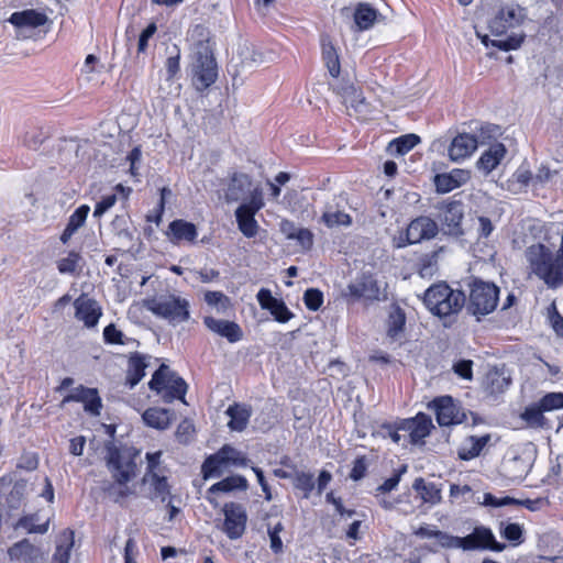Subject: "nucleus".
<instances>
[{
	"label": "nucleus",
	"instance_id": "1",
	"mask_svg": "<svg viewBox=\"0 0 563 563\" xmlns=\"http://www.w3.org/2000/svg\"><path fill=\"white\" fill-rule=\"evenodd\" d=\"M107 466L114 479L104 487L108 496L118 504L133 494L129 482L135 476L136 463L134 454L129 448H118L114 444L107 446Z\"/></svg>",
	"mask_w": 563,
	"mask_h": 563
},
{
	"label": "nucleus",
	"instance_id": "2",
	"mask_svg": "<svg viewBox=\"0 0 563 563\" xmlns=\"http://www.w3.org/2000/svg\"><path fill=\"white\" fill-rule=\"evenodd\" d=\"M428 310L440 318L457 314L466 303L465 294L445 283L430 286L423 296Z\"/></svg>",
	"mask_w": 563,
	"mask_h": 563
},
{
	"label": "nucleus",
	"instance_id": "3",
	"mask_svg": "<svg viewBox=\"0 0 563 563\" xmlns=\"http://www.w3.org/2000/svg\"><path fill=\"white\" fill-rule=\"evenodd\" d=\"M145 307L154 316L168 321L172 325L190 319V302L176 294H163L148 299Z\"/></svg>",
	"mask_w": 563,
	"mask_h": 563
},
{
	"label": "nucleus",
	"instance_id": "4",
	"mask_svg": "<svg viewBox=\"0 0 563 563\" xmlns=\"http://www.w3.org/2000/svg\"><path fill=\"white\" fill-rule=\"evenodd\" d=\"M499 300V288L490 282H484L474 278L470 284L468 300L465 303L466 310L470 314L481 317L492 313Z\"/></svg>",
	"mask_w": 563,
	"mask_h": 563
},
{
	"label": "nucleus",
	"instance_id": "5",
	"mask_svg": "<svg viewBox=\"0 0 563 563\" xmlns=\"http://www.w3.org/2000/svg\"><path fill=\"white\" fill-rule=\"evenodd\" d=\"M148 387L161 395L164 402L168 404L175 399L185 402V395L188 389L187 383L165 364H162L153 374Z\"/></svg>",
	"mask_w": 563,
	"mask_h": 563
},
{
	"label": "nucleus",
	"instance_id": "6",
	"mask_svg": "<svg viewBox=\"0 0 563 563\" xmlns=\"http://www.w3.org/2000/svg\"><path fill=\"white\" fill-rule=\"evenodd\" d=\"M218 67L209 46L199 44L194 53L191 81L198 91H203L216 82Z\"/></svg>",
	"mask_w": 563,
	"mask_h": 563
},
{
	"label": "nucleus",
	"instance_id": "7",
	"mask_svg": "<svg viewBox=\"0 0 563 563\" xmlns=\"http://www.w3.org/2000/svg\"><path fill=\"white\" fill-rule=\"evenodd\" d=\"M439 233V225L435 220L428 216H420L411 220L405 234L398 238L397 247H405L409 244L420 243L434 239Z\"/></svg>",
	"mask_w": 563,
	"mask_h": 563
},
{
	"label": "nucleus",
	"instance_id": "8",
	"mask_svg": "<svg viewBox=\"0 0 563 563\" xmlns=\"http://www.w3.org/2000/svg\"><path fill=\"white\" fill-rule=\"evenodd\" d=\"M526 20V11L518 4H506L489 21L488 27L493 35L500 36L509 30L520 26Z\"/></svg>",
	"mask_w": 563,
	"mask_h": 563
},
{
	"label": "nucleus",
	"instance_id": "9",
	"mask_svg": "<svg viewBox=\"0 0 563 563\" xmlns=\"http://www.w3.org/2000/svg\"><path fill=\"white\" fill-rule=\"evenodd\" d=\"M224 520L221 526L222 532L230 540L240 539L246 529L247 514L243 505L238 503H227L222 508Z\"/></svg>",
	"mask_w": 563,
	"mask_h": 563
},
{
	"label": "nucleus",
	"instance_id": "10",
	"mask_svg": "<svg viewBox=\"0 0 563 563\" xmlns=\"http://www.w3.org/2000/svg\"><path fill=\"white\" fill-rule=\"evenodd\" d=\"M435 413L437 422L441 427H450L462 423L465 415L461 408L454 402L451 396H440L434 398L429 405Z\"/></svg>",
	"mask_w": 563,
	"mask_h": 563
},
{
	"label": "nucleus",
	"instance_id": "11",
	"mask_svg": "<svg viewBox=\"0 0 563 563\" xmlns=\"http://www.w3.org/2000/svg\"><path fill=\"white\" fill-rule=\"evenodd\" d=\"M433 428L432 420L424 413H418L415 418L400 421V429L406 433V439L401 443L406 446L408 443L417 444L430 434Z\"/></svg>",
	"mask_w": 563,
	"mask_h": 563
},
{
	"label": "nucleus",
	"instance_id": "12",
	"mask_svg": "<svg viewBox=\"0 0 563 563\" xmlns=\"http://www.w3.org/2000/svg\"><path fill=\"white\" fill-rule=\"evenodd\" d=\"M464 208L460 201L445 202L440 207L439 219L445 234L460 236L463 234L462 220Z\"/></svg>",
	"mask_w": 563,
	"mask_h": 563
},
{
	"label": "nucleus",
	"instance_id": "13",
	"mask_svg": "<svg viewBox=\"0 0 563 563\" xmlns=\"http://www.w3.org/2000/svg\"><path fill=\"white\" fill-rule=\"evenodd\" d=\"M462 540L464 551L489 549L499 552L505 549L504 544L496 541L493 531L484 526L475 527L473 532L463 537Z\"/></svg>",
	"mask_w": 563,
	"mask_h": 563
},
{
	"label": "nucleus",
	"instance_id": "14",
	"mask_svg": "<svg viewBox=\"0 0 563 563\" xmlns=\"http://www.w3.org/2000/svg\"><path fill=\"white\" fill-rule=\"evenodd\" d=\"M75 318L86 328H95L102 316L101 306L97 300L82 294L74 301Z\"/></svg>",
	"mask_w": 563,
	"mask_h": 563
},
{
	"label": "nucleus",
	"instance_id": "15",
	"mask_svg": "<svg viewBox=\"0 0 563 563\" xmlns=\"http://www.w3.org/2000/svg\"><path fill=\"white\" fill-rule=\"evenodd\" d=\"M8 556L11 561H21L23 563H42L44 560L42 550L27 539L11 545L8 549Z\"/></svg>",
	"mask_w": 563,
	"mask_h": 563
},
{
	"label": "nucleus",
	"instance_id": "16",
	"mask_svg": "<svg viewBox=\"0 0 563 563\" xmlns=\"http://www.w3.org/2000/svg\"><path fill=\"white\" fill-rule=\"evenodd\" d=\"M203 324L211 332L225 338L230 343L239 342L243 338V331L236 322L216 319L213 317L207 316L203 318Z\"/></svg>",
	"mask_w": 563,
	"mask_h": 563
},
{
	"label": "nucleus",
	"instance_id": "17",
	"mask_svg": "<svg viewBox=\"0 0 563 563\" xmlns=\"http://www.w3.org/2000/svg\"><path fill=\"white\" fill-rule=\"evenodd\" d=\"M477 145L478 142L474 135L461 133L452 140L448 150L449 157L453 162H462L475 152Z\"/></svg>",
	"mask_w": 563,
	"mask_h": 563
},
{
	"label": "nucleus",
	"instance_id": "18",
	"mask_svg": "<svg viewBox=\"0 0 563 563\" xmlns=\"http://www.w3.org/2000/svg\"><path fill=\"white\" fill-rule=\"evenodd\" d=\"M77 401L82 402L85 411L99 416L101 409V399L98 395L97 389L87 388L84 386H79L75 388L71 394L64 398V402Z\"/></svg>",
	"mask_w": 563,
	"mask_h": 563
},
{
	"label": "nucleus",
	"instance_id": "19",
	"mask_svg": "<svg viewBox=\"0 0 563 563\" xmlns=\"http://www.w3.org/2000/svg\"><path fill=\"white\" fill-rule=\"evenodd\" d=\"M166 234L174 244L181 242L191 243L197 239L198 231L194 223L177 219L169 223Z\"/></svg>",
	"mask_w": 563,
	"mask_h": 563
},
{
	"label": "nucleus",
	"instance_id": "20",
	"mask_svg": "<svg viewBox=\"0 0 563 563\" xmlns=\"http://www.w3.org/2000/svg\"><path fill=\"white\" fill-rule=\"evenodd\" d=\"M47 20L45 13L33 9L13 12L9 18V22L19 29H35L44 25Z\"/></svg>",
	"mask_w": 563,
	"mask_h": 563
},
{
	"label": "nucleus",
	"instance_id": "21",
	"mask_svg": "<svg viewBox=\"0 0 563 563\" xmlns=\"http://www.w3.org/2000/svg\"><path fill=\"white\" fill-rule=\"evenodd\" d=\"M225 413L230 417L228 427L232 431L242 432L246 429L252 416V407L246 404H233L228 407Z\"/></svg>",
	"mask_w": 563,
	"mask_h": 563
},
{
	"label": "nucleus",
	"instance_id": "22",
	"mask_svg": "<svg viewBox=\"0 0 563 563\" xmlns=\"http://www.w3.org/2000/svg\"><path fill=\"white\" fill-rule=\"evenodd\" d=\"M346 295L354 298H365L369 300L378 299L379 287L377 282L371 277H363L362 279L352 283L346 288Z\"/></svg>",
	"mask_w": 563,
	"mask_h": 563
},
{
	"label": "nucleus",
	"instance_id": "23",
	"mask_svg": "<svg viewBox=\"0 0 563 563\" xmlns=\"http://www.w3.org/2000/svg\"><path fill=\"white\" fill-rule=\"evenodd\" d=\"M506 154V147L501 143H495L485 151L477 161V168L485 175H488L494 170L504 158Z\"/></svg>",
	"mask_w": 563,
	"mask_h": 563
},
{
	"label": "nucleus",
	"instance_id": "24",
	"mask_svg": "<svg viewBox=\"0 0 563 563\" xmlns=\"http://www.w3.org/2000/svg\"><path fill=\"white\" fill-rule=\"evenodd\" d=\"M142 419L147 427L166 430L174 419V411L165 408H148L142 415Z\"/></svg>",
	"mask_w": 563,
	"mask_h": 563
},
{
	"label": "nucleus",
	"instance_id": "25",
	"mask_svg": "<svg viewBox=\"0 0 563 563\" xmlns=\"http://www.w3.org/2000/svg\"><path fill=\"white\" fill-rule=\"evenodd\" d=\"M470 178L467 172L463 169H453L449 174H440L434 178V185L439 192H450L453 189L465 184Z\"/></svg>",
	"mask_w": 563,
	"mask_h": 563
},
{
	"label": "nucleus",
	"instance_id": "26",
	"mask_svg": "<svg viewBox=\"0 0 563 563\" xmlns=\"http://www.w3.org/2000/svg\"><path fill=\"white\" fill-rule=\"evenodd\" d=\"M251 185V178L246 174H233L224 194L227 202H234L243 199L250 190Z\"/></svg>",
	"mask_w": 563,
	"mask_h": 563
},
{
	"label": "nucleus",
	"instance_id": "27",
	"mask_svg": "<svg viewBox=\"0 0 563 563\" xmlns=\"http://www.w3.org/2000/svg\"><path fill=\"white\" fill-rule=\"evenodd\" d=\"M255 214L256 212L246 209V206H239L235 210L238 228L247 239L256 236L260 230Z\"/></svg>",
	"mask_w": 563,
	"mask_h": 563
},
{
	"label": "nucleus",
	"instance_id": "28",
	"mask_svg": "<svg viewBox=\"0 0 563 563\" xmlns=\"http://www.w3.org/2000/svg\"><path fill=\"white\" fill-rule=\"evenodd\" d=\"M74 531L66 529L57 538L52 563H69L71 550L75 543Z\"/></svg>",
	"mask_w": 563,
	"mask_h": 563
},
{
	"label": "nucleus",
	"instance_id": "29",
	"mask_svg": "<svg viewBox=\"0 0 563 563\" xmlns=\"http://www.w3.org/2000/svg\"><path fill=\"white\" fill-rule=\"evenodd\" d=\"M146 356L140 353H132L128 361L126 384L133 388L145 376L147 367Z\"/></svg>",
	"mask_w": 563,
	"mask_h": 563
},
{
	"label": "nucleus",
	"instance_id": "30",
	"mask_svg": "<svg viewBox=\"0 0 563 563\" xmlns=\"http://www.w3.org/2000/svg\"><path fill=\"white\" fill-rule=\"evenodd\" d=\"M353 16L356 30L360 32L367 31L373 27L378 16V11L368 3H358L354 10Z\"/></svg>",
	"mask_w": 563,
	"mask_h": 563
},
{
	"label": "nucleus",
	"instance_id": "31",
	"mask_svg": "<svg viewBox=\"0 0 563 563\" xmlns=\"http://www.w3.org/2000/svg\"><path fill=\"white\" fill-rule=\"evenodd\" d=\"M89 211V206L81 205L71 213V216L68 219L67 225L60 235V241L64 244H66L76 233V231L85 224Z\"/></svg>",
	"mask_w": 563,
	"mask_h": 563
},
{
	"label": "nucleus",
	"instance_id": "32",
	"mask_svg": "<svg viewBox=\"0 0 563 563\" xmlns=\"http://www.w3.org/2000/svg\"><path fill=\"white\" fill-rule=\"evenodd\" d=\"M412 487L419 494L423 503L437 505L441 501V489L437 484L426 482L422 477H418L415 479Z\"/></svg>",
	"mask_w": 563,
	"mask_h": 563
},
{
	"label": "nucleus",
	"instance_id": "33",
	"mask_svg": "<svg viewBox=\"0 0 563 563\" xmlns=\"http://www.w3.org/2000/svg\"><path fill=\"white\" fill-rule=\"evenodd\" d=\"M227 466L222 449H220L205 460L201 465V474L205 479L220 477Z\"/></svg>",
	"mask_w": 563,
	"mask_h": 563
},
{
	"label": "nucleus",
	"instance_id": "34",
	"mask_svg": "<svg viewBox=\"0 0 563 563\" xmlns=\"http://www.w3.org/2000/svg\"><path fill=\"white\" fill-rule=\"evenodd\" d=\"M477 36L481 38L482 43L488 47L489 45L505 52L517 49L521 46V44L525 41L526 34L523 32L521 33H512L505 40H489L488 35H479L477 33Z\"/></svg>",
	"mask_w": 563,
	"mask_h": 563
},
{
	"label": "nucleus",
	"instance_id": "35",
	"mask_svg": "<svg viewBox=\"0 0 563 563\" xmlns=\"http://www.w3.org/2000/svg\"><path fill=\"white\" fill-rule=\"evenodd\" d=\"M321 47H322V58L324 62L325 67L329 70V74L336 78L340 75L341 66H340V59L339 54L336 52V48L332 44V42L329 40V37H322L321 40Z\"/></svg>",
	"mask_w": 563,
	"mask_h": 563
},
{
	"label": "nucleus",
	"instance_id": "36",
	"mask_svg": "<svg viewBox=\"0 0 563 563\" xmlns=\"http://www.w3.org/2000/svg\"><path fill=\"white\" fill-rule=\"evenodd\" d=\"M249 487L247 479L242 475H232L223 478L222 481L213 484L208 489V495L217 493H230L233 490H246Z\"/></svg>",
	"mask_w": 563,
	"mask_h": 563
},
{
	"label": "nucleus",
	"instance_id": "37",
	"mask_svg": "<svg viewBox=\"0 0 563 563\" xmlns=\"http://www.w3.org/2000/svg\"><path fill=\"white\" fill-rule=\"evenodd\" d=\"M338 93L343 98L346 106L362 111L365 107V97L363 92L352 84H345L338 88Z\"/></svg>",
	"mask_w": 563,
	"mask_h": 563
},
{
	"label": "nucleus",
	"instance_id": "38",
	"mask_svg": "<svg viewBox=\"0 0 563 563\" xmlns=\"http://www.w3.org/2000/svg\"><path fill=\"white\" fill-rule=\"evenodd\" d=\"M321 221L330 229L335 227H350L352 224L351 216L344 211L334 210V206L331 203L325 206Z\"/></svg>",
	"mask_w": 563,
	"mask_h": 563
},
{
	"label": "nucleus",
	"instance_id": "39",
	"mask_svg": "<svg viewBox=\"0 0 563 563\" xmlns=\"http://www.w3.org/2000/svg\"><path fill=\"white\" fill-rule=\"evenodd\" d=\"M143 482L147 483L154 492L156 498H159L163 503L170 497V487L165 475L157 474H144Z\"/></svg>",
	"mask_w": 563,
	"mask_h": 563
},
{
	"label": "nucleus",
	"instance_id": "40",
	"mask_svg": "<svg viewBox=\"0 0 563 563\" xmlns=\"http://www.w3.org/2000/svg\"><path fill=\"white\" fill-rule=\"evenodd\" d=\"M406 324L405 311L399 306H393L387 319V335L395 340L402 333Z\"/></svg>",
	"mask_w": 563,
	"mask_h": 563
},
{
	"label": "nucleus",
	"instance_id": "41",
	"mask_svg": "<svg viewBox=\"0 0 563 563\" xmlns=\"http://www.w3.org/2000/svg\"><path fill=\"white\" fill-rule=\"evenodd\" d=\"M544 410L541 408L540 402H533L525 408L520 418L532 428H542L545 423L543 416Z\"/></svg>",
	"mask_w": 563,
	"mask_h": 563
},
{
	"label": "nucleus",
	"instance_id": "42",
	"mask_svg": "<svg viewBox=\"0 0 563 563\" xmlns=\"http://www.w3.org/2000/svg\"><path fill=\"white\" fill-rule=\"evenodd\" d=\"M490 435L484 434L481 437L472 435L467 439V443L470 444L468 449H463L459 454L462 460H471L481 454L483 449L489 442Z\"/></svg>",
	"mask_w": 563,
	"mask_h": 563
},
{
	"label": "nucleus",
	"instance_id": "43",
	"mask_svg": "<svg viewBox=\"0 0 563 563\" xmlns=\"http://www.w3.org/2000/svg\"><path fill=\"white\" fill-rule=\"evenodd\" d=\"M203 299L208 306L214 307L220 313H225L232 306L231 299L222 291L208 290L205 292Z\"/></svg>",
	"mask_w": 563,
	"mask_h": 563
},
{
	"label": "nucleus",
	"instance_id": "44",
	"mask_svg": "<svg viewBox=\"0 0 563 563\" xmlns=\"http://www.w3.org/2000/svg\"><path fill=\"white\" fill-rule=\"evenodd\" d=\"M419 142L420 137L418 135L406 134L391 141L389 147L394 150L395 153L404 155L411 151Z\"/></svg>",
	"mask_w": 563,
	"mask_h": 563
},
{
	"label": "nucleus",
	"instance_id": "45",
	"mask_svg": "<svg viewBox=\"0 0 563 563\" xmlns=\"http://www.w3.org/2000/svg\"><path fill=\"white\" fill-rule=\"evenodd\" d=\"M292 481L295 487L303 493V497L309 498L314 488L313 475L311 473L297 471L294 474Z\"/></svg>",
	"mask_w": 563,
	"mask_h": 563
},
{
	"label": "nucleus",
	"instance_id": "46",
	"mask_svg": "<svg viewBox=\"0 0 563 563\" xmlns=\"http://www.w3.org/2000/svg\"><path fill=\"white\" fill-rule=\"evenodd\" d=\"M222 453L225 459L227 465H234V466H241L245 467L247 466L250 460L246 457V455L236 450L235 448L231 446L230 444H225L222 448Z\"/></svg>",
	"mask_w": 563,
	"mask_h": 563
},
{
	"label": "nucleus",
	"instance_id": "47",
	"mask_svg": "<svg viewBox=\"0 0 563 563\" xmlns=\"http://www.w3.org/2000/svg\"><path fill=\"white\" fill-rule=\"evenodd\" d=\"M81 256L77 252H69L66 257L57 262V268L60 274H75L79 268Z\"/></svg>",
	"mask_w": 563,
	"mask_h": 563
},
{
	"label": "nucleus",
	"instance_id": "48",
	"mask_svg": "<svg viewBox=\"0 0 563 563\" xmlns=\"http://www.w3.org/2000/svg\"><path fill=\"white\" fill-rule=\"evenodd\" d=\"M407 472V465H401L394 474L391 477L387 478L386 481H384L383 484H380L377 488H376V494H375V497L376 498H379V495L380 494H386V493H389L394 489L397 488V486L399 485L400 481H401V477L402 475Z\"/></svg>",
	"mask_w": 563,
	"mask_h": 563
},
{
	"label": "nucleus",
	"instance_id": "49",
	"mask_svg": "<svg viewBox=\"0 0 563 563\" xmlns=\"http://www.w3.org/2000/svg\"><path fill=\"white\" fill-rule=\"evenodd\" d=\"M36 520H37V517L35 515L26 516V517L21 518L18 521L16 527L26 530L29 533H41V534H43V533L47 532L49 520L47 519L42 525H36Z\"/></svg>",
	"mask_w": 563,
	"mask_h": 563
},
{
	"label": "nucleus",
	"instance_id": "50",
	"mask_svg": "<svg viewBox=\"0 0 563 563\" xmlns=\"http://www.w3.org/2000/svg\"><path fill=\"white\" fill-rule=\"evenodd\" d=\"M539 402L544 412L563 409V393H548L540 398Z\"/></svg>",
	"mask_w": 563,
	"mask_h": 563
},
{
	"label": "nucleus",
	"instance_id": "51",
	"mask_svg": "<svg viewBox=\"0 0 563 563\" xmlns=\"http://www.w3.org/2000/svg\"><path fill=\"white\" fill-rule=\"evenodd\" d=\"M378 433L383 438H389L394 443L401 444L406 439V433L400 429V422L397 424H383Z\"/></svg>",
	"mask_w": 563,
	"mask_h": 563
},
{
	"label": "nucleus",
	"instance_id": "52",
	"mask_svg": "<svg viewBox=\"0 0 563 563\" xmlns=\"http://www.w3.org/2000/svg\"><path fill=\"white\" fill-rule=\"evenodd\" d=\"M303 302L307 309L317 311L323 303V294L317 288H309L303 294Z\"/></svg>",
	"mask_w": 563,
	"mask_h": 563
},
{
	"label": "nucleus",
	"instance_id": "53",
	"mask_svg": "<svg viewBox=\"0 0 563 563\" xmlns=\"http://www.w3.org/2000/svg\"><path fill=\"white\" fill-rule=\"evenodd\" d=\"M269 312L274 316L275 320L280 323H286L294 317V313L288 309L283 300L274 302Z\"/></svg>",
	"mask_w": 563,
	"mask_h": 563
},
{
	"label": "nucleus",
	"instance_id": "54",
	"mask_svg": "<svg viewBox=\"0 0 563 563\" xmlns=\"http://www.w3.org/2000/svg\"><path fill=\"white\" fill-rule=\"evenodd\" d=\"M435 539L438 542L448 549H463V540L462 537L451 536L443 531H437Z\"/></svg>",
	"mask_w": 563,
	"mask_h": 563
},
{
	"label": "nucleus",
	"instance_id": "55",
	"mask_svg": "<svg viewBox=\"0 0 563 563\" xmlns=\"http://www.w3.org/2000/svg\"><path fill=\"white\" fill-rule=\"evenodd\" d=\"M517 503H519V500L515 499L512 497L506 496L503 498H497L490 493H485L483 496V501H482L483 505L494 507V508L508 506V505H515Z\"/></svg>",
	"mask_w": 563,
	"mask_h": 563
},
{
	"label": "nucleus",
	"instance_id": "56",
	"mask_svg": "<svg viewBox=\"0 0 563 563\" xmlns=\"http://www.w3.org/2000/svg\"><path fill=\"white\" fill-rule=\"evenodd\" d=\"M453 372L461 378L471 380L473 378V361L460 360L453 364Z\"/></svg>",
	"mask_w": 563,
	"mask_h": 563
},
{
	"label": "nucleus",
	"instance_id": "57",
	"mask_svg": "<svg viewBox=\"0 0 563 563\" xmlns=\"http://www.w3.org/2000/svg\"><path fill=\"white\" fill-rule=\"evenodd\" d=\"M296 241L305 251H309L313 245V233L306 228H299L292 239Z\"/></svg>",
	"mask_w": 563,
	"mask_h": 563
},
{
	"label": "nucleus",
	"instance_id": "58",
	"mask_svg": "<svg viewBox=\"0 0 563 563\" xmlns=\"http://www.w3.org/2000/svg\"><path fill=\"white\" fill-rule=\"evenodd\" d=\"M123 336V333L112 323L103 329V340L108 344H125Z\"/></svg>",
	"mask_w": 563,
	"mask_h": 563
},
{
	"label": "nucleus",
	"instance_id": "59",
	"mask_svg": "<svg viewBox=\"0 0 563 563\" xmlns=\"http://www.w3.org/2000/svg\"><path fill=\"white\" fill-rule=\"evenodd\" d=\"M117 202V195L111 194L107 195L101 198L99 202H97L95 210H93V217L100 218L103 216L109 209H111Z\"/></svg>",
	"mask_w": 563,
	"mask_h": 563
},
{
	"label": "nucleus",
	"instance_id": "60",
	"mask_svg": "<svg viewBox=\"0 0 563 563\" xmlns=\"http://www.w3.org/2000/svg\"><path fill=\"white\" fill-rule=\"evenodd\" d=\"M501 536L512 542H521L522 528L519 523H508L501 530Z\"/></svg>",
	"mask_w": 563,
	"mask_h": 563
},
{
	"label": "nucleus",
	"instance_id": "61",
	"mask_svg": "<svg viewBox=\"0 0 563 563\" xmlns=\"http://www.w3.org/2000/svg\"><path fill=\"white\" fill-rule=\"evenodd\" d=\"M264 205L265 203H264L262 190L258 188H255L251 192L250 200L245 203H242L241 206H246V209L257 213L264 207Z\"/></svg>",
	"mask_w": 563,
	"mask_h": 563
},
{
	"label": "nucleus",
	"instance_id": "62",
	"mask_svg": "<svg viewBox=\"0 0 563 563\" xmlns=\"http://www.w3.org/2000/svg\"><path fill=\"white\" fill-rule=\"evenodd\" d=\"M157 26L154 22L150 23L140 34L139 43H137V51L139 53L145 52L147 48V42L148 40L156 33Z\"/></svg>",
	"mask_w": 563,
	"mask_h": 563
},
{
	"label": "nucleus",
	"instance_id": "63",
	"mask_svg": "<svg viewBox=\"0 0 563 563\" xmlns=\"http://www.w3.org/2000/svg\"><path fill=\"white\" fill-rule=\"evenodd\" d=\"M549 320L555 333L563 338V317L558 312L554 305L549 308Z\"/></svg>",
	"mask_w": 563,
	"mask_h": 563
},
{
	"label": "nucleus",
	"instance_id": "64",
	"mask_svg": "<svg viewBox=\"0 0 563 563\" xmlns=\"http://www.w3.org/2000/svg\"><path fill=\"white\" fill-rule=\"evenodd\" d=\"M256 299L260 306L266 310H269L272 306H274V302H277L278 300L277 298L273 297L271 290L266 288H262L258 290Z\"/></svg>",
	"mask_w": 563,
	"mask_h": 563
}]
</instances>
